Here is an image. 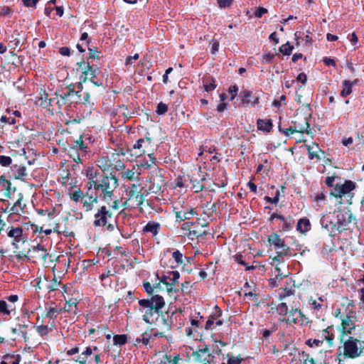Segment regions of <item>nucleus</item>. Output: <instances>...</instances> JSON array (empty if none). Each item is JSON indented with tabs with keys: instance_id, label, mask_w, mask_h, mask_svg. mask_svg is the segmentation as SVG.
<instances>
[{
	"instance_id": "1",
	"label": "nucleus",
	"mask_w": 364,
	"mask_h": 364,
	"mask_svg": "<svg viewBox=\"0 0 364 364\" xmlns=\"http://www.w3.org/2000/svg\"><path fill=\"white\" fill-rule=\"evenodd\" d=\"M164 304V298L159 295L152 296L150 299L139 300V310L142 314L143 320L147 323H152L154 317L159 314Z\"/></svg>"
},
{
	"instance_id": "2",
	"label": "nucleus",
	"mask_w": 364,
	"mask_h": 364,
	"mask_svg": "<svg viewBox=\"0 0 364 364\" xmlns=\"http://www.w3.org/2000/svg\"><path fill=\"white\" fill-rule=\"evenodd\" d=\"M118 186V180L113 176H102L95 183V191L100 192V196L107 201L114 199V191Z\"/></svg>"
},
{
	"instance_id": "3",
	"label": "nucleus",
	"mask_w": 364,
	"mask_h": 364,
	"mask_svg": "<svg viewBox=\"0 0 364 364\" xmlns=\"http://www.w3.org/2000/svg\"><path fill=\"white\" fill-rule=\"evenodd\" d=\"M143 187L140 183H131L125 187L127 199L124 206L128 208H139L144 203V196L141 193Z\"/></svg>"
},
{
	"instance_id": "4",
	"label": "nucleus",
	"mask_w": 364,
	"mask_h": 364,
	"mask_svg": "<svg viewBox=\"0 0 364 364\" xmlns=\"http://www.w3.org/2000/svg\"><path fill=\"white\" fill-rule=\"evenodd\" d=\"M364 350V341L349 337L343 346V355L344 358L355 359L360 357Z\"/></svg>"
},
{
	"instance_id": "5",
	"label": "nucleus",
	"mask_w": 364,
	"mask_h": 364,
	"mask_svg": "<svg viewBox=\"0 0 364 364\" xmlns=\"http://www.w3.org/2000/svg\"><path fill=\"white\" fill-rule=\"evenodd\" d=\"M90 150L82 139L74 141L70 150V155L73 161L77 164L82 163Z\"/></svg>"
},
{
	"instance_id": "6",
	"label": "nucleus",
	"mask_w": 364,
	"mask_h": 364,
	"mask_svg": "<svg viewBox=\"0 0 364 364\" xmlns=\"http://www.w3.org/2000/svg\"><path fill=\"white\" fill-rule=\"evenodd\" d=\"M355 220L352 213L348 209L339 211L337 215L338 229L343 230L348 228V225Z\"/></svg>"
},
{
	"instance_id": "7",
	"label": "nucleus",
	"mask_w": 364,
	"mask_h": 364,
	"mask_svg": "<svg viewBox=\"0 0 364 364\" xmlns=\"http://www.w3.org/2000/svg\"><path fill=\"white\" fill-rule=\"evenodd\" d=\"M355 188V183L351 181H346L344 183L336 184L331 192V195L336 198H341L349 195Z\"/></svg>"
},
{
	"instance_id": "8",
	"label": "nucleus",
	"mask_w": 364,
	"mask_h": 364,
	"mask_svg": "<svg viewBox=\"0 0 364 364\" xmlns=\"http://www.w3.org/2000/svg\"><path fill=\"white\" fill-rule=\"evenodd\" d=\"M151 141L152 140L149 137L139 139L134 144L132 149L130 150L131 155L139 157L145 154L147 146L151 145Z\"/></svg>"
},
{
	"instance_id": "9",
	"label": "nucleus",
	"mask_w": 364,
	"mask_h": 364,
	"mask_svg": "<svg viewBox=\"0 0 364 364\" xmlns=\"http://www.w3.org/2000/svg\"><path fill=\"white\" fill-rule=\"evenodd\" d=\"M7 235L13 240L12 244L14 246H16L20 242H24L26 241L23 230L22 228L18 226L9 227L8 228Z\"/></svg>"
},
{
	"instance_id": "10",
	"label": "nucleus",
	"mask_w": 364,
	"mask_h": 364,
	"mask_svg": "<svg viewBox=\"0 0 364 364\" xmlns=\"http://www.w3.org/2000/svg\"><path fill=\"white\" fill-rule=\"evenodd\" d=\"M180 274L178 271H171L163 275L160 281L166 286L167 291L171 292L173 290L172 287L177 283Z\"/></svg>"
},
{
	"instance_id": "11",
	"label": "nucleus",
	"mask_w": 364,
	"mask_h": 364,
	"mask_svg": "<svg viewBox=\"0 0 364 364\" xmlns=\"http://www.w3.org/2000/svg\"><path fill=\"white\" fill-rule=\"evenodd\" d=\"M118 154H112L111 156H101L97 161V166L103 171H108L113 168L114 161L117 160Z\"/></svg>"
},
{
	"instance_id": "12",
	"label": "nucleus",
	"mask_w": 364,
	"mask_h": 364,
	"mask_svg": "<svg viewBox=\"0 0 364 364\" xmlns=\"http://www.w3.org/2000/svg\"><path fill=\"white\" fill-rule=\"evenodd\" d=\"M112 214L107 210V207L102 206L95 215L94 225L95 226H105L107 223L108 218H111Z\"/></svg>"
},
{
	"instance_id": "13",
	"label": "nucleus",
	"mask_w": 364,
	"mask_h": 364,
	"mask_svg": "<svg viewBox=\"0 0 364 364\" xmlns=\"http://www.w3.org/2000/svg\"><path fill=\"white\" fill-rule=\"evenodd\" d=\"M269 242L274 246L277 251L280 254H287L289 247L284 244V241L277 234H272L269 237Z\"/></svg>"
},
{
	"instance_id": "14",
	"label": "nucleus",
	"mask_w": 364,
	"mask_h": 364,
	"mask_svg": "<svg viewBox=\"0 0 364 364\" xmlns=\"http://www.w3.org/2000/svg\"><path fill=\"white\" fill-rule=\"evenodd\" d=\"M242 102L244 105H256L259 102L258 97L254 95L250 90H245L240 93Z\"/></svg>"
},
{
	"instance_id": "15",
	"label": "nucleus",
	"mask_w": 364,
	"mask_h": 364,
	"mask_svg": "<svg viewBox=\"0 0 364 364\" xmlns=\"http://www.w3.org/2000/svg\"><path fill=\"white\" fill-rule=\"evenodd\" d=\"M23 197L22 193H18V198L16 202L9 209V206L6 209V212L11 213L16 215H21L24 213L23 209L25 204H22Z\"/></svg>"
},
{
	"instance_id": "16",
	"label": "nucleus",
	"mask_w": 364,
	"mask_h": 364,
	"mask_svg": "<svg viewBox=\"0 0 364 364\" xmlns=\"http://www.w3.org/2000/svg\"><path fill=\"white\" fill-rule=\"evenodd\" d=\"M29 321L26 319L23 323H19L15 328H11V332L14 336H18L23 338L25 340L27 338L26 328L28 326Z\"/></svg>"
},
{
	"instance_id": "17",
	"label": "nucleus",
	"mask_w": 364,
	"mask_h": 364,
	"mask_svg": "<svg viewBox=\"0 0 364 364\" xmlns=\"http://www.w3.org/2000/svg\"><path fill=\"white\" fill-rule=\"evenodd\" d=\"M195 215H197V213L194 208H190L187 210H180L176 213V217L178 221L189 220Z\"/></svg>"
},
{
	"instance_id": "18",
	"label": "nucleus",
	"mask_w": 364,
	"mask_h": 364,
	"mask_svg": "<svg viewBox=\"0 0 364 364\" xmlns=\"http://www.w3.org/2000/svg\"><path fill=\"white\" fill-rule=\"evenodd\" d=\"M304 315L298 309H292L289 311V314L287 318V321L293 323H300L303 322Z\"/></svg>"
},
{
	"instance_id": "19",
	"label": "nucleus",
	"mask_w": 364,
	"mask_h": 364,
	"mask_svg": "<svg viewBox=\"0 0 364 364\" xmlns=\"http://www.w3.org/2000/svg\"><path fill=\"white\" fill-rule=\"evenodd\" d=\"M257 129L263 132H269L272 129L273 125L271 119H258L257 121Z\"/></svg>"
},
{
	"instance_id": "20",
	"label": "nucleus",
	"mask_w": 364,
	"mask_h": 364,
	"mask_svg": "<svg viewBox=\"0 0 364 364\" xmlns=\"http://www.w3.org/2000/svg\"><path fill=\"white\" fill-rule=\"evenodd\" d=\"M342 328L345 333H352V331L355 328V324L351 316H346L342 319Z\"/></svg>"
},
{
	"instance_id": "21",
	"label": "nucleus",
	"mask_w": 364,
	"mask_h": 364,
	"mask_svg": "<svg viewBox=\"0 0 364 364\" xmlns=\"http://www.w3.org/2000/svg\"><path fill=\"white\" fill-rule=\"evenodd\" d=\"M358 82V80H355L354 81H349L345 80L342 82L343 89L341 92V95L343 97H347L352 92V87L355 85Z\"/></svg>"
},
{
	"instance_id": "22",
	"label": "nucleus",
	"mask_w": 364,
	"mask_h": 364,
	"mask_svg": "<svg viewBox=\"0 0 364 364\" xmlns=\"http://www.w3.org/2000/svg\"><path fill=\"white\" fill-rule=\"evenodd\" d=\"M85 70L82 72V76H84V81L86 80V79L90 78V81L92 82V79L96 77L97 75V70L93 69L89 63H83Z\"/></svg>"
},
{
	"instance_id": "23",
	"label": "nucleus",
	"mask_w": 364,
	"mask_h": 364,
	"mask_svg": "<svg viewBox=\"0 0 364 364\" xmlns=\"http://www.w3.org/2000/svg\"><path fill=\"white\" fill-rule=\"evenodd\" d=\"M82 173L86 176L88 180H95L100 178V177H98L99 172L92 166L85 168L82 171Z\"/></svg>"
},
{
	"instance_id": "24",
	"label": "nucleus",
	"mask_w": 364,
	"mask_h": 364,
	"mask_svg": "<svg viewBox=\"0 0 364 364\" xmlns=\"http://www.w3.org/2000/svg\"><path fill=\"white\" fill-rule=\"evenodd\" d=\"M16 309L14 304H9L4 300H0V313L3 315L9 316Z\"/></svg>"
},
{
	"instance_id": "25",
	"label": "nucleus",
	"mask_w": 364,
	"mask_h": 364,
	"mask_svg": "<svg viewBox=\"0 0 364 364\" xmlns=\"http://www.w3.org/2000/svg\"><path fill=\"white\" fill-rule=\"evenodd\" d=\"M311 224L307 218H301L296 225V230L301 233H305L310 230Z\"/></svg>"
},
{
	"instance_id": "26",
	"label": "nucleus",
	"mask_w": 364,
	"mask_h": 364,
	"mask_svg": "<svg viewBox=\"0 0 364 364\" xmlns=\"http://www.w3.org/2000/svg\"><path fill=\"white\" fill-rule=\"evenodd\" d=\"M306 148L309 152V158L310 159L312 160L316 159L318 160L320 159L318 153L321 151L317 144H314L313 145H307Z\"/></svg>"
},
{
	"instance_id": "27",
	"label": "nucleus",
	"mask_w": 364,
	"mask_h": 364,
	"mask_svg": "<svg viewBox=\"0 0 364 364\" xmlns=\"http://www.w3.org/2000/svg\"><path fill=\"white\" fill-rule=\"evenodd\" d=\"M74 92L75 91L73 90H69L68 93H64L63 95H59L57 92L56 107H58V109H60L62 107V106H63L66 103L68 97L70 95H73Z\"/></svg>"
},
{
	"instance_id": "28",
	"label": "nucleus",
	"mask_w": 364,
	"mask_h": 364,
	"mask_svg": "<svg viewBox=\"0 0 364 364\" xmlns=\"http://www.w3.org/2000/svg\"><path fill=\"white\" fill-rule=\"evenodd\" d=\"M294 36L297 46H299L303 41H305L306 44L310 43L311 42V38L309 36V34H304L303 32L296 31Z\"/></svg>"
},
{
	"instance_id": "29",
	"label": "nucleus",
	"mask_w": 364,
	"mask_h": 364,
	"mask_svg": "<svg viewBox=\"0 0 364 364\" xmlns=\"http://www.w3.org/2000/svg\"><path fill=\"white\" fill-rule=\"evenodd\" d=\"M160 229V225L157 223H148L144 227V231L151 232L154 236L156 235Z\"/></svg>"
},
{
	"instance_id": "30",
	"label": "nucleus",
	"mask_w": 364,
	"mask_h": 364,
	"mask_svg": "<svg viewBox=\"0 0 364 364\" xmlns=\"http://www.w3.org/2000/svg\"><path fill=\"white\" fill-rule=\"evenodd\" d=\"M332 330L333 327H328L327 328L323 330L321 333V337L327 341L330 346L333 345V341L334 339Z\"/></svg>"
},
{
	"instance_id": "31",
	"label": "nucleus",
	"mask_w": 364,
	"mask_h": 364,
	"mask_svg": "<svg viewBox=\"0 0 364 364\" xmlns=\"http://www.w3.org/2000/svg\"><path fill=\"white\" fill-rule=\"evenodd\" d=\"M277 274L275 276L274 278L271 279L270 284L273 285L274 287H277L279 285V283L280 281L288 276V274L287 273H280V268L279 267H275Z\"/></svg>"
},
{
	"instance_id": "32",
	"label": "nucleus",
	"mask_w": 364,
	"mask_h": 364,
	"mask_svg": "<svg viewBox=\"0 0 364 364\" xmlns=\"http://www.w3.org/2000/svg\"><path fill=\"white\" fill-rule=\"evenodd\" d=\"M98 350L97 346H87L85 349L79 355V359H86L90 357L94 352Z\"/></svg>"
},
{
	"instance_id": "33",
	"label": "nucleus",
	"mask_w": 364,
	"mask_h": 364,
	"mask_svg": "<svg viewBox=\"0 0 364 364\" xmlns=\"http://www.w3.org/2000/svg\"><path fill=\"white\" fill-rule=\"evenodd\" d=\"M150 339V335L147 333H144L141 334L140 336L137 337L134 341V345L138 346L140 343L146 346Z\"/></svg>"
},
{
	"instance_id": "34",
	"label": "nucleus",
	"mask_w": 364,
	"mask_h": 364,
	"mask_svg": "<svg viewBox=\"0 0 364 364\" xmlns=\"http://www.w3.org/2000/svg\"><path fill=\"white\" fill-rule=\"evenodd\" d=\"M63 309L65 311L74 313L75 314H77V312H76L77 303L73 300H69V301H66V304H65Z\"/></svg>"
},
{
	"instance_id": "35",
	"label": "nucleus",
	"mask_w": 364,
	"mask_h": 364,
	"mask_svg": "<svg viewBox=\"0 0 364 364\" xmlns=\"http://www.w3.org/2000/svg\"><path fill=\"white\" fill-rule=\"evenodd\" d=\"M27 176L26 168L25 166H20L16 167V172L14 173V177L16 179L23 180Z\"/></svg>"
},
{
	"instance_id": "36",
	"label": "nucleus",
	"mask_w": 364,
	"mask_h": 364,
	"mask_svg": "<svg viewBox=\"0 0 364 364\" xmlns=\"http://www.w3.org/2000/svg\"><path fill=\"white\" fill-rule=\"evenodd\" d=\"M4 359L7 360L9 364H19L21 356L18 354H7L4 355Z\"/></svg>"
},
{
	"instance_id": "37",
	"label": "nucleus",
	"mask_w": 364,
	"mask_h": 364,
	"mask_svg": "<svg viewBox=\"0 0 364 364\" xmlns=\"http://www.w3.org/2000/svg\"><path fill=\"white\" fill-rule=\"evenodd\" d=\"M97 202V198L91 196L84 200L83 206L86 208V210H90L92 208L93 204Z\"/></svg>"
},
{
	"instance_id": "38",
	"label": "nucleus",
	"mask_w": 364,
	"mask_h": 364,
	"mask_svg": "<svg viewBox=\"0 0 364 364\" xmlns=\"http://www.w3.org/2000/svg\"><path fill=\"white\" fill-rule=\"evenodd\" d=\"M277 256L269 257V259L271 260L269 263L276 267H279L278 265L281 263L282 257L284 255H287V254H280L279 251H277Z\"/></svg>"
},
{
	"instance_id": "39",
	"label": "nucleus",
	"mask_w": 364,
	"mask_h": 364,
	"mask_svg": "<svg viewBox=\"0 0 364 364\" xmlns=\"http://www.w3.org/2000/svg\"><path fill=\"white\" fill-rule=\"evenodd\" d=\"M114 344L116 346H123L127 343L126 335H115L113 337Z\"/></svg>"
},
{
	"instance_id": "40",
	"label": "nucleus",
	"mask_w": 364,
	"mask_h": 364,
	"mask_svg": "<svg viewBox=\"0 0 364 364\" xmlns=\"http://www.w3.org/2000/svg\"><path fill=\"white\" fill-rule=\"evenodd\" d=\"M60 309H57L53 307H50L47 310L46 316L48 317L50 319H55L58 316V315L60 313Z\"/></svg>"
},
{
	"instance_id": "41",
	"label": "nucleus",
	"mask_w": 364,
	"mask_h": 364,
	"mask_svg": "<svg viewBox=\"0 0 364 364\" xmlns=\"http://www.w3.org/2000/svg\"><path fill=\"white\" fill-rule=\"evenodd\" d=\"M228 360L227 364H241L243 358H241L240 355L237 356H230L229 354L227 355Z\"/></svg>"
},
{
	"instance_id": "42",
	"label": "nucleus",
	"mask_w": 364,
	"mask_h": 364,
	"mask_svg": "<svg viewBox=\"0 0 364 364\" xmlns=\"http://www.w3.org/2000/svg\"><path fill=\"white\" fill-rule=\"evenodd\" d=\"M70 196L71 200L77 203L82 198L83 193L80 189L75 190L70 193Z\"/></svg>"
},
{
	"instance_id": "43",
	"label": "nucleus",
	"mask_w": 364,
	"mask_h": 364,
	"mask_svg": "<svg viewBox=\"0 0 364 364\" xmlns=\"http://www.w3.org/2000/svg\"><path fill=\"white\" fill-rule=\"evenodd\" d=\"M191 183L192 189L195 193H198L201 191L204 188L203 185L200 183V181L197 179L191 180Z\"/></svg>"
},
{
	"instance_id": "44",
	"label": "nucleus",
	"mask_w": 364,
	"mask_h": 364,
	"mask_svg": "<svg viewBox=\"0 0 364 364\" xmlns=\"http://www.w3.org/2000/svg\"><path fill=\"white\" fill-rule=\"evenodd\" d=\"M11 183L6 180L4 176H0V191H4L6 189L10 188Z\"/></svg>"
},
{
	"instance_id": "45",
	"label": "nucleus",
	"mask_w": 364,
	"mask_h": 364,
	"mask_svg": "<svg viewBox=\"0 0 364 364\" xmlns=\"http://www.w3.org/2000/svg\"><path fill=\"white\" fill-rule=\"evenodd\" d=\"M323 343V340L320 339H309L306 341V345L309 347H321Z\"/></svg>"
},
{
	"instance_id": "46",
	"label": "nucleus",
	"mask_w": 364,
	"mask_h": 364,
	"mask_svg": "<svg viewBox=\"0 0 364 364\" xmlns=\"http://www.w3.org/2000/svg\"><path fill=\"white\" fill-rule=\"evenodd\" d=\"M314 200L318 205H321V203L326 200V196L323 192H318L314 194Z\"/></svg>"
},
{
	"instance_id": "47",
	"label": "nucleus",
	"mask_w": 364,
	"mask_h": 364,
	"mask_svg": "<svg viewBox=\"0 0 364 364\" xmlns=\"http://www.w3.org/2000/svg\"><path fill=\"white\" fill-rule=\"evenodd\" d=\"M294 47L291 46L289 43L284 44L280 48V52L284 55H289L291 53Z\"/></svg>"
},
{
	"instance_id": "48",
	"label": "nucleus",
	"mask_w": 364,
	"mask_h": 364,
	"mask_svg": "<svg viewBox=\"0 0 364 364\" xmlns=\"http://www.w3.org/2000/svg\"><path fill=\"white\" fill-rule=\"evenodd\" d=\"M36 331L41 336H44L48 334L50 328L46 325H41L36 327Z\"/></svg>"
},
{
	"instance_id": "49",
	"label": "nucleus",
	"mask_w": 364,
	"mask_h": 364,
	"mask_svg": "<svg viewBox=\"0 0 364 364\" xmlns=\"http://www.w3.org/2000/svg\"><path fill=\"white\" fill-rule=\"evenodd\" d=\"M278 314L281 316H285L288 313V306L286 303H281L277 307Z\"/></svg>"
},
{
	"instance_id": "50",
	"label": "nucleus",
	"mask_w": 364,
	"mask_h": 364,
	"mask_svg": "<svg viewBox=\"0 0 364 364\" xmlns=\"http://www.w3.org/2000/svg\"><path fill=\"white\" fill-rule=\"evenodd\" d=\"M56 100H57V92H55L53 95V96L49 97L48 101V102H46V104L43 103V106L46 108L56 106Z\"/></svg>"
},
{
	"instance_id": "51",
	"label": "nucleus",
	"mask_w": 364,
	"mask_h": 364,
	"mask_svg": "<svg viewBox=\"0 0 364 364\" xmlns=\"http://www.w3.org/2000/svg\"><path fill=\"white\" fill-rule=\"evenodd\" d=\"M168 110V106L164 102H159L157 105L156 112L161 115L164 114Z\"/></svg>"
},
{
	"instance_id": "52",
	"label": "nucleus",
	"mask_w": 364,
	"mask_h": 364,
	"mask_svg": "<svg viewBox=\"0 0 364 364\" xmlns=\"http://www.w3.org/2000/svg\"><path fill=\"white\" fill-rule=\"evenodd\" d=\"M235 261L240 264L241 265H243L245 267L246 270H251L255 269L254 266L247 265V263L243 260L242 255H236L235 256Z\"/></svg>"
},
{
	"instance_id": "53",
	"label": "nucleus",
	"mask_w": 364,
	"mask_h": 364,
	"mask_svg": "<svg viewBox=\"0 0 364 364\" xmlns=\"http://www.w3.org/2000/svg\"><path fill=\"white\" fill-rule=\"evenodd\" d=\"M172 257L178 264H182L183 262V254L179 250L174 251L172 253Z\"/></svg>"
},
{
	"instance_id": "54",
	"label": "nucleus",
	"mask_w": 364,
	"mask_h": 364,
	"mask_svg": "<svg viewBox=\"0 0 364 364\" xmlns=\"http://www.w3.org/2000/svg\"><path fill=\"white\" fill-rule=\"evenodd\" d=\"M12 162V159L10 156H0V164L2 166H8Z\"/></svg>"
},
{
	"instance_id": "55",
	"label": "nucleus",
	"mask_w": 364,
	"mask_h": 364,
	"mask_svg": "<svg viewBox=\"0 0 364 364\" xmlns=\"http://www.w3.org/2000/svg\"><path fill=\"white\" fill-rule=\"evenodd\" d=\"M279 132H283L286 136H289L294 133L297 132V129L294 127H290L288 129H282L280 127H279Z\"/></svg>"
},
{
	"instance_id": "56",
	"label": "nucleus",
	"mask_w": 364,
	"mask_h": 364,
	"mask_svg": "<svg viewBox=\"0 0 364 364\" xmlns=\"http://www.w3.org/2000/svg\"><path fill=\"white\" fill-rule=\"evenodd\" d=\"M122 177L129 181H132L135 178V172L133 170L128 169L126 171L123 172Z\"/></svg>"
},
{
	"instance_id": "57",
	"label": "nucleus",
	"mask_w": 364,
	"mask_h": 364,
	"mask_svg": "<svg viewBox=\"0 0 364 364\" xmlns=\"http://www.w3.org/2000/svg\"><path fill=\"white\" fill-rule=\"evenodd\" d=\"M228 91L230 94L231 95L230 100H233L238 92V87L237 85H232L229 87Z\"/></svg>"
},
{
	"instance_id": "58",
	"label": "nucleus",
	"mask_w": 364,
	"mask_h": 364,
	"mask_svg": "<svg viewBox=\"0 0 364 364\" xmlns=\"http://www.w3.org/2000/svg\"><path fill=\"white\" fill-rule=\"evenodd\" d=\"M294 127L296 128L297 132L303 133V132H306L308 133L307 129L309 127V124L306 120H304V125H298V126L295 125Z\"/></svg>"
},
{
	"instance_id": "59",
	"label": "nucleus",
	"mask_w": 364,
	"mask_h": 364,
	"mask_svg": "<svg viewBox=\"0 0 364 364\" xmlns=\"http://www.w3.org/2000/svg\"><path fill=\"white\" fill-rule=\"evenodd\" d=\"M48 95L45 91H41L40 92V97L38 98V100L41 101V105L43 106V103L48 102Z\"/></svg>"
},
{
	"instance_id": "60",
	"label": "nucleus",
	"mask_w": 364,
	"mask_h": 364,
	"mask_svg": "<svg viewBox=\"0 0 364 364\" xmlns=\"http://www.w3.org/2000/svg\"><path fill=\"white\" fill-rule=\"evenodd\" d=\"M320 223H321V226L326 230H328L329 225H331L332 224V223L331 221L327 220V218L325 217V215H323L321 218Z\"/></svg>"
},
{
	"instance_id": "61",
	"label": "nucleus",
	"mask_w": 364,
	"mask_h": 364,
	"mask_svg": "<svg viewBox=\"0 0 364 364\" xmlns=\"http://www.w3.org/2000/svg\"><path fill=\"white\" fill-rule=\"evenodd\" d=\"M139 55L138 53L134 54L133 56H129L126 59V62H125L126 65H128L133 64L134 62L139 58Z\"/></svg>"
},
{
	"instance_id": "62",
	"label": "nucleus",
	"mask_w": 364,
	"mask_h": 364,
	"mask_svg": "<svg viewBox=\"0 0 364 364\" xmlns=\"http://www.w3.org/2000/svg\"><path fill=\"white\" fill-rule=\"evenodd\" d=\"M233 0H218V3L220 7L225 8L230 6Z\"/></svg>"
},
{
	"instance_id": "63",
	"label": "nucleus",
	"mask_w": 364,
	"mask_h": 364,
	"mask_svg": "<svg viewBox=\"0 0 364 364\" xmlns=\"http://www.w3.org/2000/svg\"><path fill=\"white\" fill-rule=\"evenodd\" d=\"M219 50V43L217 41H213L211 43V53L215 54Z\"/></svg>"
},
{
	"instance_id": "64",
	"label": "nucleus",
	"mask_w": 364,
	"mask_h": 364,
	"mask_svg": "<svg viewBox=\"0 0 364 364\" xmlns=\"http://www.w3.org/2000/svg\"><path fill=\"white\" fill-rule=\"evenodd\" d=\"M168 363L167 364H179V361L181 360V358L179 355H176L173 358H167Z\"/></svg>"
}]
</instances>
